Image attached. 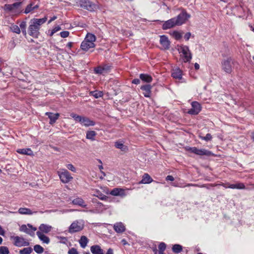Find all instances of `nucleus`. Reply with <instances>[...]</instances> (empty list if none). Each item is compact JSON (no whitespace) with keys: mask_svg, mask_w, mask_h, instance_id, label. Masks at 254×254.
<instances>
[{"mask_svg":"<svg viewBox=\"0 0 254 254\" xmlns=\"http://www.w3.org/2000/svg\"><path fill=\"white\" fill-rule=\"evenodd\" d=\"M152 86L149 84L142 86L140 89L143 91V94L145 97H150Z\"/></svg>","mask_w":254,"mask_h":254,"instance_id":"obj_21","label":"nucleus"},{"mask_svg":"<svg viewBox=\"0 0 254 254\" xmlns=\"http://www.w3.org/2000/svg\"><path fill=\"white\" fill-rule=\"evenodd\" d=\"M222 186L224 188L227 189L229 188L231 189V184H230L229 183H222L220 184H216V186Z\"/></svg>","mask_w":254,"mask_h":254,"instance_id":"obj_47","label":"nucleus"},{"mask_svg":"<svg viewBox=\"0 0 254 254\" xmlns=\"http://www.w3.org/2000/svg\"><path fill=\"white\" fill-rule=\"evenodd\" d=\"M84 222L82 220H77L73 221L68 228V232L70 234L76 233L83 230Z\"/></svg>","mask_w":254,"mask_h":254,"instance_id":"obj_6","label":"nucleus"},{"mask_svg":"<svg viewBox=\"0 0 254 254\" xmlns=\"http://www.w3.org/2000/svg\"><path fill=\"white\" fill-rule=\"evenodd\" d=\"M11 239L13 240V244L18 247L28 246L30 243L24 238L19 236H11Z\"/></svg>","mask_w":254,"mask_h":254,"instance_id":"obj_8","label":"nucleus"},{"mask_svg":"<svg viewBox=\"0 0 254 254\" xmlns=\"http://www.w3.org/2000/svg\"><path fill=\"white\" fill-rule=\"evenodd\" d=\"M31 247H26L19 251L20 254H30L32 252Z\"/></svg>","mask_w":254,"mask_h":254,"instance_id":"obj_39","label":"nucleus"},{"mask_svg":"<svg viewBox=\"0 0 254 254\" xmlns=\"http://www.w3.org/2000/svg\"><path fill=\"white\" fill-rule=\"evenodd\" d=\"M38 7L39 5L38 4H35L34 3H31L26 6L24 11V13L27 14L33 10L38 8Z\"/></svg>","mask_w":254,"mask_h":254,"instance_id":"obj_30","label":"nucleus"},{"mask_svg":"<svg viewBox=\"0 0 254 254\" xmlns=\"http://www.w3.org/2000/svg\"><path fill=\"white\" fill-rule=\"evenodd\" d=\"M18 213L20 214H25V215H31L33 213V212L30 209L27 208H20L18 209Z\"/></svg>","mask_w":254,"mask_h":254,"instance_id":"obj_36","label":"nucleus"},{"mask_svg":"<svg viewBox=\"0 0 254 254\" xmlns=\"http://www.w3.org/2000/svg\"><path fill=\"white\" fill-rule=\"evenodd\" d=\"M115 146L117 148L120 149L123 151H126L127 150V147L125 145L122 141H116Z\"/></svg>","mask_w":254,"mask_h":254,"instance_id":"obj_34","label":"nucleus"},{"mask_svg":"<svg viewBox=\"0 0 254 254\" xmlns=\"http://www.w3.org/2000/svg\"><path fill=\"white\" fill-rule=\"evenodd\" d=\"M172 76L178 80H183L182 78V71L179 68H174L172 71Z\"/></svg>","mask_w":254,"mask_h":254,"instance_id":"obj_20","label":"nucleus"},{"mask_svg":"<svg viewBox=\"0 0 254 254\" xmlns=\"http://www.w3.org/2000/svg\"><path fill=\"white\" fill-rule=\"evenodd\" d=\"M5 234L4 230L2 229V227L0 225V235L4 236Z\"/></svg>","mask_w":254,"mask_h":254,"instance_id":"obj_58","label":"nucleus"},{"mask_svg":"<svg viewBox=\"0 0 254 254\" xmlns=\"http://www.w3.org/2000/svg\"><path fill=\"white\" fill-rule=\"evenodd\" d=\"M61 29V28L60 26H56L55 27H54L52 30L55 32H57L58 31H59V30H60Z\"/></svg>","mask_w":254,"mask_h":254,"instance_id":"obj_56","label":"nucleus"},{"mask_svg":"<svg viewBox=\"0 0 254 254\" xmlns=\"http://www.w3.org/2000/svg\"><path fill=\"white\" fill-rule=\"evenodd\" d=\"M58 238L60 240V242L63 244H65L67 241V238L64 237H59Z\"/></svg>","mask_w":254,"mask_h":254,"instance_id":"obj_52","label":"nucleus"},{"mask_svg":"<svg viewBox=\"0 0 254 254\" xmlns=\"http://www.w3.org/2000/svg\"><path fill=\"white\" fill-rule=\"evenodd\" d=\"M79 4L81 7L89 11H95L97 8V6L89 0H80Z\"/></svg>","mask_w":254,"mask_h":254,"instance_id":"obj_9","label":"nucleus"},{"mask_svg":"<svg viewBox=\"0 0 254 254\" xmlns=\"http://www.w3.org/2000/svg\"><path fill=\"white\" fill-rule=\"evenodd\" d=\"M57 19V16H54L53 17H52L49 21H48V24H50L52 21L56 20Z\"/></svg>","mask_w":254,"mask_h":254,"instance_id":"obj_59","label":"nucleus"},{"mask_svg":"<svg viewBox=\"0 0 254 254\" xmlns=\"http://www.w3.org/2000/svg\"><path fill=\"white\" fill-rule=\"evenodd\" d=\"M70 116L76 122L80 123L82 126L89 127L93 126L95 125L94 121L90 120L87 117L79 116L75 114H71Z\"/></svg>","mask_w":254,"mask_h":254,"instance_id":"obj_5","label":"nucleus"},{"mask_svg":"<svg viewBox=\"0 0 254 254\" xmlns=\"http://www.w3.org/2000/svg\"><path fill=\"white\" fill-rule=\"evenodd\" d=\"M39 232L42 233H48L51 231L52 227L50 225L42 224L39 227Z\"/></svg>","mask_w":254,"mask_h":254,"instance_id":"obj_25","label":"nucleus"},{"mask_svg":"<svg viewBox=\"0 0 254 254\" xmlns=\"http://www.w3.org/2000/svg\"><path fill=\"white\" fill-rule=\"evenodd\" d=\"M66 166L67 168L68 169H69V170H70L73 172H76V169H75V167L71 164H68L66 165Z\"/></svg>","mask_w":254,"mask_h":254,"instance_id":"obj_49","label":"nucleus"},{"mask_svg":"<svg viewBox=\"0 0 254 254\" xmlns=\"http://www.w3.org/2000/svg\"><path fill=\"white\" fill-rule=\"evenodd\" d=\"M191 33L190 32H187L184 36V38L186 41H188L190 38Z\"/></svg>","mask_w":254,"mask_h":254,"instance_id":"obj_53","label":"nucleus"},{"mask_svg":"<svg viewBox=\"0 0 254 254\" xmlns=\"http://www.w3.org/2000/svg\"><path fill=\"white\" fill-rule=\"evenodd\" d=\"M17 152L24 155H31L33 154V151L30 148L18 149L17 150Z\"/></svg>","mask_w":254,"mask_h":254,"instance_id":"obj_31","label":"nucleus"},{"mask_svg":"<svg viewBox=\"0 0 254 254\" xmlns=\"http://www.w3.org/2000/svg\"><path fill=\"white\" fill-rule=\"evenodd\" d=\"M90 94L94 97L95 98H98L103 96V93L102 91H94L90 92Z\"/></svg>","mask_w":254,"mask_h":254,"instance_id":"obj_40","label":"nucleus"},{"mask_svg":"<svg viewBox=\"0 0 254 254\" xmlns=\"http://www.w3.org/2000/svg\"><path fill=\"white\" fill-rule=\"evenodd\" d=\"M69 33L67 31H62L60 33V35L62 38H66L68 36Z\"/></svg>","mask_w":254,"mask_h":254,"instance_id":"obj_48","label":"nucleus"},{"mask_svg":"<svg viewBox=\"0 0 254 254\" xmlns=\"http://www.w3.org/2000/svg\"><path fill=\"white\" fill-rule=\"evenodd\" d=\"M58 174L61 181L64 184L68 183L73 179V177L70 175V173L64 169H62L58 171Z\"/></svg>","mask_w":254,"mask_h":254,"instance_id":"obj_7","label":"nucleus"},{"mask_svg":"<svg viewBox=\"0 0 254 254\" xmlns=\"http://www.w3.org/2000/svg\"><path fill=\"white\" fill-rule=\"evenodd\" d=\"M164 252V251H159L157 254H165Z\"/></svg>","mask_w":254,"mask_h":254,"instance_id":"obj_64","label":"nucleus"},{"mask_svg":"<svg viewBox=\"0 0 254 254\" xmlns=\"http://www.w3.org/2000/svg\"><path fill=\"white\" fill-rule=\"evenodd\" d=\"M231 189H238V190H244L246 189L244 184L242 183H237L236 184H231Z\"/></svg>","mask_w":254,"mask_h":254,"instance_id":"obj_33","label":"nucleus"},{"mask_svg":"<svg viewBox=\"0 0 254 254\" xmlns=\"http://www.w3.org/2000/svg\"><path fill=\"white\" fill-rule=\"evenodd\" d=\"M37 230L36 227H33L31 224L22 225L19 229L21 232H23L30 236L33 237L35 235V232Z\"/></svg>","mask_w":254,"mask_h":254,"instance_id":"obj_11","label":"nucleus"},{"mask_svg":"<svg viewBox=\"0 0 254 254\" xmlns=\"http://www.w3.org/2000/svg\"><path fill=\"white\" fill-rule=\"evenodd\" d=\"M105 254H114V251L112 249L109 248Z\"/></svg>","mask_w":254,"mask_h":254,"instance_id":"obj_57","label":"nucleus"},{"mask_svg":"<svg viewBox=\"0 0 254 254\" xmlns=\"http://www.w3.org/2000/svg\"><path fill=\"white\" fill-rule=\"evenodd\" d=\"M72 203L74 205H79L83 208H86L87 205L85 204L83 199L80 197H77L72 201Z\"/></svg>","mask_w":254,"mask_h":254,"instance_id":"obj_26","label":"nucleus"},{"mask_svg":"<svg viewBox=\"0 0 254 254\" xmlns=\"http://www.w3.org/2000/svg\"><path fill=\"white\" fill-rule=\"evenodd\" d=\"M96 135V132L93 130L87 131L86 132V137L87 139H90L92 141L95 140V136Z\"/></svg>","mask_w":254,"mask_h":254,"instance_id":"obj_35","label":"nucleus"},{"mask_svg":"<svg viewBox=\"0 0 254 254\" xmlns=\"http://www.w3.org/2000/svg\"><path fill=\"white\" fill-rule=\"evenodd\" d=\"M214 186H216V184H215V185L210 184V185H209L208 186V187H207V189H210L211 187H214Z\"/></svg>","mask_w":254,"mask_h":254,"instance_id":"obj_61","label":"nucleus"},{"mask_svg":"<svg viewBox=\"0 0 254 254\" xmlns=\"http://www.w3.org/2000/svg\"><path fill=\"white\" fill-rule=\"evenodd\" d=\"M68 254H79L78 252L77 251V250L75 248H72L70 249L68 252Z\"/></svg>","mask_w":254,"mask_h":254,"instance_id":"obj_46","label":"nucleus"},{"mask_svg":"<svg viewBox=\"0 0 254 254\" xmlns=\"http://www.w3.org/2000/svg\"><path fill=\"white\" fill-rule=\"evenodd\" d=\"M47 20V16H45L42 18H33L31 19L28 29L29 35L33 38H37L40 33L39 30L41 26L45 23Z\"/></svg>","mask_w":254,"mask_h":254,"instance_id":"obj_1","label":"nucleus"},{"mask_svg":"<svg viewBox=\"0 0 254 254\" xmlns=\"http://www.w3.org/2000/svg\"><path fill=\"white\" fill-rule=\"evenodd\" d=\"M188 151H189L192 153H193L196 155H206V156H210L211 154V152L206 149H199L197 148L196 147H189L187 148Z\"/></svg>","mask_w":254,"mask_h":254,"instance_id":"obj_13","label":"nucleus"},{"mask_svg":"<svg viewBox=\"0 0 254 254\" xmlns=\"http://www.w3.org/2000/svg\"><path fill=\"white\" fill-rule=\"evenodd\" d=\"M110 70V66L104 65L103 66H99L94 68V72L98 74H104L108 73Z\"/></svg>","mask_w":254,"mask_h":254,"instance_id":"obj_17","label":"nucleus"},{"mask_svg":"<svg viewBox=\"0 0 254 254\" xmlns=\"http://www.w3.org/2000/svg\"><path fill=\"white\" fill-rule=\"evenodd\" d=\"M45 114L46 115L48 116V118L50 119V121L49 123L51 125L54 124L56 122L60 116L59 113L53 114L51 112H47Z\"/></svg>","mask_w":254,"mask_h":254,"instance_id":"obj_23","label":"nucleus"},{"mask_svg":"<svg viewBox=\"0 0 254 254\" xmlns=\"http://www.w3.org/2000/svg\"><path fill=\"white\" fill-rule=\"evenodd\" d=\"M140 82V79L138 78H135L132 80V83L134 84H138Z\"/></svg>","mask_w":254,"mask_h":254,"instance_id":"obj_55","label":"nucleus"},{"mask_svg":"<svg viewBox=\"0 0 254 254\" xmlns=\"http://www.w3.org/2000/svg\"><path fill=\"white\" fill-rule=\"evenodd\" d=\"M90 251L92 254H104V250L98 245L92 246Z\"/></svg>","mask_w":254,"mask_h":254,"instance_id":"obj_22","label":"nucleus"},{"mask_svg":"<svg viewBox=\"0 0 254 254\" xmlns=\"http://www.w3.org/2000/svg\"><path fill=\"white\" fill-rule=\"evenodd\" d=\"M96 39L95 35L88 33L86 34L84 40L82 42L80 45L81 49L84 51H88L90 48H93L95 46L94 42Z\"/></svg>","mask_w":254,"mask_h":254,"instance_id":"obj_2","label":"nucleus"},{"mask_svg":"<svg viewBox=\"0 0 254 254\" xmlns=\"http://www.w3.org/2000/svg\"><path fill=\"white\" fill-rule=\"evenodd\" d=\"M22 4V2H17L11 4H6L4 5L5 11L12 13L18 12V8Z\"/></svg>","mask_w":254,"mask_h":254,"instance_id":"obj_10","label":"nucleus"},{"mask_svg":"<svg viewBox=\"0 0 254 254\" xmlns=\"http://www.w3.org/2000/svg\"><path fill=\"white\" fill-rule=\"evenodd\" d=\"M97 196L99 199H100L101 200H105L107 198V196L106 195H105L101 193H100L98 195H97Z\"/></svg>","mask_w":254,"mask_h":254,"instance_id":"obj_50","label":"nucleus"},{"mask_svg":"<svg viewBox=\"0 0 254 254\" xmlns=\"http://www.w3.org/2000/svg\"><path fill=\"white\" fill-rule=\"evenodd\" d=\"M166 180L167 181H173L174 180V178L172 176L168 175L166 177Z\"/></svg>","mask_w":254,"mask_h":254,"instance_id":"obj_54","label":"nucleus"},{"mask_svg":"<svg viewBox=\"0 0 254 254\" xmlns=\"http://www.w3.org/2000/svg\"><path fill=\"white\" fill-rule=\"evenodd\" d=\"M177 49L184 62L187 63L190 61L192 55L188 46L183 45H177Z\"/></svg>","mask_w":254,"mask_h":254,"instance_id":"obj_3","label":"nucleus"},{"mask_svg":"<svg viewBox=\"0 0 254 254\" xmlns=\"http://www.w3.org/2000/svg\"><path fill=\"white\" fill-rule=\"evenodd\" d=\"M234 60L230 57L223 59L221 62L222 70L226 73H231L234 65Z\"/></svg>","mask_w":254,"mask_h":254,"instance_id":"obj_4","label":"nucleus"},{"mask_svg":"<svg viewBox=\"0 0 254 254\" xmlns=\"http://www.w3.org/2000/svg\"><path fill=\"white\" fill-rule=\"evenodd\" d=\"M110 194L114 196H122L124 195V190L120 188H114L110 192Z\"/></svg>","mask_w":254,"mask_h":254,"instance_id":"obj_27","label":"nucleus"},{"mask_svg":"<svg viewBox=\"0 0 254 254\" xmlns=\"http://www.w3.org/2000/svg\"><path fill=\"white\" fill-rule=\"evenodd\" d=\"M93 203H96L95 208L90 210L89 211L93 213H99L102 212L104 210L107 209L103 203L99 201H97L96 199L92 200Z\"/></svg>","mask_w":254,"mask_h":254,"instance_id":"obj_15","label":"nucleus"},{"mask_svg":"<svg viewBox=\"0 0 254 254\" xmlns=\"http://www.w3.org/2000/svg\"><path fill=\"white\" fill-rule=\"evenodd\" d=\"M9 28L12 32L15 33L16 34L20 33V29L17 25L12 24L10 25Z\"/></svg>","mask_w":254,"mask_h":254,"instance_id":"obj_38","label":"nucleus"},{"mask_svg":"<svg viewBox=\"0 0 254 254\" xmlns=\"http://www.w3.org/2000/svg\"><path fill=\"white\" fill-rule=\"evenodd\" d=\"M191 108L190 109L188 113L191 115H197L201 110V106L200 103L196 101H193L191 103Z\"/></svg>","mask_w":254,"mask_h":254,"instance_id":"obj_12","label":"nucleus"},{"mask_svg":"<svg viewBox=\"0 0 254 254\" xmlns=\"http://www.w3.org/2000/svg\"><path fill=\"white\" fill-rule=\"evenodd\" d=\"M34 251L39 254H42L44 252V248L39 245H36L34 246Z\"/></svg>","mask_w":254,"mask_h":254,"instance_id":"obj_41","label":"nucleus"},{"mask_svg":"<svg viewBox=\"0 0 254 254\" xmlns=\"http://www.w3.org/2000/svg\"><path fill=\"white\" fill-rule=\"evenodd\" d=\"M251 137L253 141H254V131L252 133Z\"/></svg>","mask_w":254,"mask_h":254,"instance_id":"obj_63","label":"nucleus"},{"mask_svg":"<svg viewBox=\"0 0 254 254\" xmlns=\"http://www.w3.org/2000/svg\"><path fill=\"white\" fill-rule=\"evenodd\" d=\"M9 251L7 247L1 246L0 247V254H9Z\"/></svg>","mask_w":254,"mask_h":254,"instance_id":"obj_43","label":"nucleus"},{"mask_svg":"<svg viewBox=\"0 0 254 254\" xmlns=\"http://www.w3.org/2000/svg\"><path fill=\"white\" fill-rule=\"evenodd\" d=\"M140 79L143 82L150 83L152 81V77L148 74L141 73L139 75Z\"/></svg>","mask_w":254,"mask_h":254,"instance_id":"obj_28","label":"nucleus"},{"mask_svg":"<svg viewBox=\"0 0 254 254\" xmlns=\"http://www.w3.org/2000/svg\"><path fill=\"white\" fill-rule=\"evenodd\" d=\"M199 137L202 140H204L206 141L211 140L212 139V136L210 133H207L205 136H202L199 135Z\"/></svg>","mask_w":254,"mask_h":254,"instance_id":"obj_44","label":"nucleus"},{"mask_svg":"<svg viewBox=\"0 0 254 254\" xmlns=\"http://www.w3.org/2000/svg\"><path fill=\"white\" fill-rule=\"evenodd\" d=\"M36 234L38 237V238L43 243H45L46 244H48L50 243V239L48 237L44 235V234L42 233V232H40L37 231Z\"/></svg>","mask_w":254,"mask_h":254,"instance_id":"obj_24","label":"nucleus"},{"mask_svg":"<svg viewBox=\"0 0 254 254\" xmlns=\"http://www.w3.org/2000/svg\"><path fill=\"white\" fill-rule=\"evenodd\" d=\"M182 246L179 244H175L172 247V251L176 254L180 253L182 251Z\"/></svg>","mask_w":254,"mask_h":254,"instance_id":"obj_37","label":"nucleus"},{"mask_svg":"<svg viewBox=\"0 0 254 254\" xmlns=\"http://www.w3.org/2000/svg\"><path fill=\"white\" fill-rule=\"evenodd\" d=\"M160 43L163 49L168 50L170 48L171 43L166 36L161 35L160 36Z\"/></svg>","mask_w":254,"mask_h":254,"instance_id":"obj_16","label":"nucleus"},{"mask_svg":"<svg viewBox=\"0 0 254 254\" xmlns=\"http://www.w3.org/2000/svg\"><path fill=\"white\" fill-rule=\"evenodd\" d=\"M177 25L174 18H171L165 21L162 25V28L164 30L170 29Z\"/></svg>","mask_w":254,"mask_h":254,"instance_id":"obj_19","label":"nucleus"},{"mask_svg":"<svg viewBox=\"0 0 254 254\" xmlns=\"http://www.w3.org/2000/svg\"><path fill=\"white\" fill-rule=\"evenodd\" d=\"M190 17V15L186 11H183L177 17H174L177 25H181L184 23Z\"/></svg>","mask_w":254,"mask_h":254,"instance_id":"obj_14","label":"nucleus"},{"mask_svg":"<svg viewBox=\"0 0 254 254\" xmlns=\"http://www.w3.org/2000/svg\"><path fill=\"white\" fill-rule=\"evenodd\" d=\"M113 228L117 233H122L126 230L125 225L121 222L115 223L113 226Z\"/></svg>","mask_w":254,"mask_h":254,"instance_id":"obj_18","label":"nucleus"},{"mask_svg":"<svg viewBox=\"0 0 254 254\" xmlns=\"http://www.w3.org/2000/svg\"><path fill=\"white\" fill-rule=\"evenodd\" d=\"M194 68L195 69H198L199 68V65L197 63H195L194 64Z\"/></svg>","mask_w":254,"mask_h":254,"instance_id":"obj_60","label":"nucleus"},{"mask_svg":"<svg viewBox=\"0 0 254 254\" xmlns=\"http://www.w3.org/2000/svg\"><path fill=\"white\" fill-rule=\"evenodd\" d=\"M153 252L155 254H157V253L158 252L157 250V249L156 248H154L153 249Z\"/></svg>","mask_w":254,"mask_h":254,"instance_id":"obj_62","label":"nucleus"},{"mask_svg":"<svg viewBox=\"0 0 254 254\" xmlns=\"http://www.w3.org/2000/svg\"><path fill=\"white\" fill-rule=\"evenodd\" d=\"M88 242V239L85 236H82L79 240V244L82 248H85L87 246Z\"/></svg>","mask_w":254,"mask_h":254,"instance_id":"obj_32","label":"nucleus"},{"mask_svg":"<svg viewBox=\"0 0 254 254\" xmlns=\"http://www.w3.org/2000/svg\"><path fill=\"white\" fill-rule=\"evenodd\" d=\"M20 28H21V30L26 29V22L25 21H22L21 22V23L19 25Z\"/></svg>","mask_w":254,"mask_h":254,"instance_id":"obj_51","label":"nucleus"},{"mask_svg":"<svg viewBox=\"0 0 254 254\" xmlns=\"http://www.w3.org/2000/svg\"><path fill=\"white\" fill-rule=\"evenodd\" d=\"M158 248L159 251H164L166 248V245L164 243L162 242L159 245Z\"/></svg>","mask_w":254,"mask_h":254,"instance_id":"obj_45","label":"nucleus"},{"mask_svg":"<svg viewBox=\"0 0 254 254\" xmlns=\"http://www.w3.org/2000/svg\"><path fill=\"white\" fill-rule=\"evenodd\" d=\"M172 36L177 40L181 39L182 37V33L177 31H174L172 33Z\"/></svg>","mask_w":254,"mask_h":254,"instance_id":"obj_42","label":"nucleus"},{"mask_svg":"<svg viewBox=\"0 0 254 254\" xmlns=\"http://www.w3.org/2000/svg\"><path fill=\"white\" fill-rule=\"evenodd\" d=\"M153 181V179L148 174H144L142 176L141 181L139 184H149Z\"/></svg>","mask_w":254,"mask_h":254,"instance_id":"obj_29","label":"nucleus"}]
</instances>
